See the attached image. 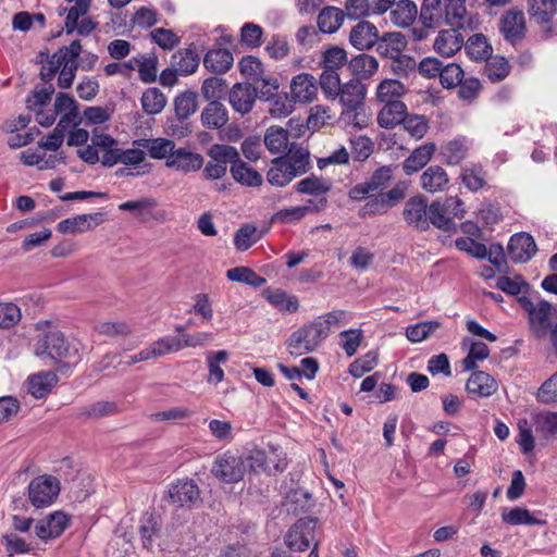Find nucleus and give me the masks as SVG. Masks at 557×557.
Masks as SVG:
<instances>
[{
	"mask_svg": "<svg viewBox=\"0 0 557 557\" xmlns=\"http://www.w3.org/2000/svg\"><path fill=\"white\" fill-rule=\"evenodd\" d=\"M465 48L468 55L475 61L487 60L493 53V48L483 34L470 36Z\"/></svg>",
	"mask_w": 557,
	"mask_h": 557,
	"instance_id": "a18cd8bd",
	"label": "nucleus"
},
{
	"mask_svg": "<svg viewBox=\"0 0 557 557\" xmlns=\"http://www.w3.org/2000/svg\"><path fill=\"white\" fill-rule=\"evenodd\" d=\"M462 183L471 191H476L485 185V172L481 166L465 168L461 173Z\"/></svg>",
	"mask_w": 557,
	"mask_h": 557,
	"instance_id": "338daca9",
	"label": "nucleus"
},
{
	"mask_svg": "<svg viewBox=\"0 0 557 557\" xmlns=\"http://www.w3.org/2000/svg\"><path fill=\"white\" fill-rule=\"evenodd\" d=\"M484 73L491 82H500L510 72V65L508 61L500 55L490 57L485 60Z\"/></svg>",
	"mask_w": 557,
	"mask_h": 557,
	"instance_id": "4d7b16f0",
	"label": "nucleus"
},
{
	"mask_svg": "<svg viewBox=\"0 0 557 557\" xmlns=\"http://www.w3.org/2000/svg\"><path fill=\"white\" fill-rule=\"evenodd\" d=\"M524 310L529 313V318L533 327H537L539 331L546 329L548 318L552 311V306L545 300H541L537 304L529 299H521Z\"/></svg>",
	"mask_w": 557,
	"mask_h": 557,
	"instance_id": "f704fd0d",
	"label": "nucleus"
},
{
	"mask_svg": "<svg viewBox=\"0 0 557 557\" xmlns=\"http://www.w3.org/2000/svg\"><path fill=\"white\" fill-rule=\"evenodd\" d=\"M151 351L154 358L163 357L165 355L177 352L182 350L180 337L164 336L150 344Z\"/></svg>",
	"mask_w": 557,
	"mask_h": 557,
	"instance_id": "0e129e2a",
	"label": "nucleus"
},
{
	"mask_svg": "<svg viewBox=\"0 0 557 557\" xmlns=\"http://www.w3.org/2000/svg\"><path fill=\"white\" fill-rule=\"evenodd\" d=\"M330 189H331V184L329 182H326L323 178L313 176V175L301 180L297 184V190L299 193L319 197L318 203H313L312 201H309L311 205L314 206V209H319V207L326 206L327 200L324 197V194L327 193Z\"/></svg>",
	"mask_w": 557,
	"mask_h": 557,
	"instance_id": "c85d7f7f",
	"label": "nucleus"
},
{
	"mask_svg": "<svg viewBox=\"0 0 557 557\" xmlns=\"http://www.w3.org/2000/svg\"><path fill=\"white\" fill-rule=\"evenodd\" d=\"M366 92V86L358 78H351L349 82L341 86L338 96L347 111H354L363 104Z\"/></svg>",
	"mask_w": 557,
	"mask_h": 557,
	"instance_id": "aec40b11",
	"label": "nucleus"
},
{
	"mask_svg": "<svg viewBox=\"0 0 557 557\" xmlns=\"http://www.w3.org/2000/svg\"><path fill=\"white\" fill-rule=\"evenodd\" d=\"M265 299L281 312H296L299 308L297 297L288 295L282 289H268L264 292Z\"/></svg>",
	"mask_w": 557,
	"mask_h": 557,
	"instance_id": "37998d69",
	"label": "nucleus"
},
{
	"mask_svg": "<svg viewBox=\"0 0 557 557\" xmlns=\"http://www.w3.org/2000/svg\"><path fill=\"white\" fill-rule=\"evenodd\" d=\"M83 349V344L77 338L66 337L58 330H50L37 338L34 354L42 361L75 366L82 360Z\"/></svg>",
	"mask_w": 557,
	"mask_h": 557,
	"instance_id": "f03ea898",
	"label": "nucleus"
},
{
	"mask_svg": "<svg viewBox=\"0 0 557 557\" xmlns=\"http://www.w3.org/2000/svg\"><path fill=\"white\" fill-rule=\"evenodd\" d=\"M346 64L348 65L347 52L344 48L332 46L322 53L321 65L323 70L337 72Z\"/></svg>",
	"mask_w": 557,
	"mask_h": 557,
	"instance_id": "864d4df0",
	"label": "nucleus"
},
{
	"mask_svg": "<svg viewBox=\"0 0 557 557\" xmlns=\"http://www.w3.org/2000/svg\"><path fill=\"white\" fill-rule=\"evenodd\" d=\"M226 90V81L218 75L206 78L200 88L201 96L206 101H220Z\"/></svg>",
	"mask_w": 557,
	"mask_h": 557,
	"instance_id": "09e8293b",
	"label": "nucleus"
},
{
	"mask_svg": "<svg viewBox=\"0 0 557 557\" xmlns=\"http://www.w3.org/2000/svg\"><path fill=\"white\" fill-rule=\"evenodd\" d=\"M101 199L109 200L106 207L116 208V209H150L153 207H158L161 203L152 197H143L137 200H131L126 202H117L116 197H109L106 193H96V191H73L67 193L59 197L60 200L69 201V200H85V199Z\"/></svg>",
	"mask_w": 557,
	"mask_h": 557,
	"instance_id": "0eeeda50",
	"label": "nucleus"
},
{
	"mask_svg": "<svg viewBox=\"0 0 557 557\" xmlns=\"http://www.w3.org/2000/svg\"><path fill=\"white\" fill-rule=\"evenodd\" d=\"M294 177H296L295 172H292L286 165L284 157H276L272 160V165L267 174V180L271 185L283 187Z\"/></svg>",
	"mask_w": 557,
	"mask_h": 557,
	"instance_id": "79ce46f5",
	"label": "nucleus"
},
{
	"mask_svg": "<svg viewBox=\"0 0 557 557\" xmlns=\"http://www.w3.org/2000/svg\"><path fill=\"white\" fill-rule=\"evenodd\" d=\"M199 57L191 49H181L171 57V65L177 67L181 75L193 74L199 66Z\"/></svg>",
	"mask_w": 557,
	"mask_h": 557,
	"instance_id": "49530a36",
	"label": "nucleus"
},
{
	"mask_svg": "<svg viewBox=\"0 0 557 557\" xmlns=\"http://www.w3.org/2000/svg\"><path fill=\"white\" fill-rule=\"evenodd\" d=\"M257 97V88L250 83H236L228 90L231 107L242 115L249 113L253 109Z\"/></svg>",
	"mask_w": 557,
	"mask_h": 557,
	"instance_id": "f8f14e48",
	"label": "nucleus"
},
{
	"mask_svg": "<svg viewBox=\"0 0 557 557\" xmlns=\"http://www.w3.org/2000/svg\"><path fill=\"white\" fill-rule=\"evenodd\" d=\"M490 355V349L486 344L482 342H473L470 346L469 352L462 360V367L466 371H471L476 368L478 361H483Z\"/></svg>",
	"mask_w": 557,
	"mask_h": 557,
	"instance_id": "e2e57ef3",
	"label": "nucleus"
},
{
	"mask_svg": "<svg viewBox=\"0 0 557 557\" xmlns=\"http://www.w3.org/2000/svg\"><path fill=\"white\" fill-rule=\"evenodd\" d=\"M268 232V227L258 228L251 223L242 225L234 235V245L238 251H246L257 244Z\"/></svg>",
	"mask_w": 557,
	"mask_h": 557,
	"instance_id": "473e14b6",
	"label": "nucleus"
},
{
	"mask_svg": "<svg viewBox=\"0 0 557 557\" xmlns=\"http://www.w3.org/2000/svg\"><path fill=\"white\" fill-rule=\"evenodd\" d=\"M168 494L171 504L176 507H185L198 500L200 491L193 480H177L169 486Z\"/></svg>",
	"mask_w": 557,
	"mask_h": 557,
	"instance_id": "4468645a",
	"label": "nucleus"
},
{
	"mask_svg": "<svg viewBox=\"0 0 557 557\" xmlns=\"http://www.w3.org/2000/svg\"><path fill=\"white\" fill-rule=\"evenodd\" d=\"M339 337L342 338L341 347L347 357H352L361 344L363 334L360 329H349L341 332Z\"/></svg>",
	"mask_w": 557,
	"mask_h": 557,
	"instance_id": "69168bd1",
	"label": "nucleus"
},
{
	"mask_svg": "<svg viewBox=\"0 0 557 557\" xmlns=\"http://www.w3.org/2000/svg\"><path fill=\"white\" fill-rule=\"evenodd\" d=\"M379 30L368 21H359L349 33V42L358 50H368L376 45Z\"/></svg>",
	"mask_w": 557,
	"mask_h": 557,
	"instance_id": "dca6fc26",
	"label": "nucleus"
},
{
	"mask_svg": "<svg viewBox=\"0 0 557 557\" xmlns=\"http://www.w3.org/2000/svg\"><path fill=\"white\" fill-rule=\"evenodd\" d=\"M376 51L385 58L399 55L407 47L406 36L399 32L386 33L376 42Z\"/></svg>",
	"mask_w": 557,
	"mask_h": 557,
	"instance_id": "cd10ccee",
	"label": "nucleus"
},
{
	"mask_svg": "<svg viewBox=\"0 0 557 557\" xmlns=\"http://www.w3.org/2000/svg\"><path fill=\"white\" fill-rule=\"evenodd\" d=\"M104 221L102 211H95L92 213L78 214L73 218L65 219L58 224L59 232L63 234H71L77 232H86L99 225Z\"/></svg>",
	"mask_w": 557,
	"mask_h": 557,
	"instance_id": "2eb2a0df",
	"label": "nucleus"
},
{
	"mask_svg": "<svg viewBox=\"0 0 557 557\" xmlns=\"http://www.w3.org/2000/svg\"><path fill=\"white\" fill-rule=\"evenodd\" d=\"M419 17L422 25L426 27L435 28L442 25L444 22L442 1L423 0Z\"/></svg>",
	"mask_w": 557,
	"mask_h": 557,
	"instance_id": "c03bdc74",
	"label": "nucleus"
},
{
	"mask_svg": "<svg viewBox=\"0 0 557 557\" xmlns=\"http://www.w3.org/2000/svg\"><path fill=\"white\" fill-rule=\"evenodd\" d=\"M401 124L409 135L416 139L424 137L429 129L428 119L420 114H407Z\"/></svg>",
	"mask_w": 557,
	"mask_h": 557,
	"instance_id": "052dcab7",
	"label": "nucleus"
},
{
	"mask_svg": "<svg viewBox=\"0 0 557 557\" xmlns=\"http://www.w3.org/2000/svg\"><path fill=\"white\" fill-rule=\"evenodd\" d=\"M323 341L311 321L290 334L286 347L292 356L300 357L314 351Z\"/></svg>",
	"mask_w": 557,
	"mask_h": 557,
	"instance_id": "423d86ee",
	"label": "nucleus"
},
{
	"mask_svg": "<svg viewBox=\"0 0 557 557\" xmlns=\"http://www.w3.org/2000/svg\"><path fill=\"white\" fill-rule=\"evenodd\" d=\"M202 165L203 157L197 152L188 151L185 148L176 149L166 160V166L185 173L198 171Z\"/></svg>",
	"mask_w": 557,
	"mask_h": 557,
	"instance_id": "a211bd4d",
	"label": "nucleus"
},
{
	"mask_svg": "<svg viewBox=\"0 0 557 557\" xmlns=\"http://www.w3.org/2000/svg\"><path fill=\"white\" fill-rule=\"evenodd\" d=\"M206 363L209 371L207 382L219 384L224 380V371L221 368V364H224L228 360V351L226 350H218V351H207Z\"/></svg>",
	"mask_w": 557,
	"mask_h": 557,
	"instance_id": "58836bf2",
	"label": "nucleus"
},
{
	"mask_svg": "<svg viewBox=\"0 0 557 557\" xmlns=\"http://www.w3.org/2000/svg\"><path fill=\"white\" fill-rule=\"evenodd\" d=\"M344 17V10L336 7L323 8L317 18L319 30L324 34L335 33L341 27Z\"/></svg>",
	"mask_w": 557,
	"mask_h": 557,
	"instance_id": "4c0bfd02",
	"label": "nucleus"
},
{
	"mask_svg": "<svg viewBox=\"0 0 557 557\" xmlns=\"http://www.w3.org/2000/svg\"><path fill=\"white\" fill-rule=\"evenodd\" d=\"M417 5L411 0L395 1L389 12L391 22L400 27L410 26L417 18Z\"/></svg>",
	"mask_w": 557,
	"mask_h": 557,
	"instance_id": "2f4dec72",
	"label": "nucleus"
},
{
	"mask_svg": "<svg viewBox=\"0 0 557 557\" xmlns=\"http://www.w3.org/2000/svg\"><path fill=\"white\" fill-rule=\"evenodd\" d=\"M317 529V519L300 518L288 529L284 542L293 552H305L314 542Z\"/></svg>",
	"mask_w": 557,
	"mask_h": 557,
	"instance_id": "39448f33",
	"label": "nucleus"
},
{
	"mask_svg": "<svg viewBox=\"0 0 557 557\" xmlns=\"http://www.w3.org/2000/svg\"><path fill=\"white\" fill-rule=\"evenodd\" d=\"M58 383L53 371H40L27 379V391L36 399L45 398Z\"/></svg>",
	"mask_w": 557,
	"mask_h": 557,
	"instance_id": "6ab92c4d",
	"label": "nucleus"
},
{
	"mask_svg": "<svg viewBox=\"0 0 557 557\" xmlns=\"http://www.w3.org/2000/svg\"><path fill=\"white\" fill-rule=\"evenodd\" d=\"M263 143L269 152L273 154L286 152L290 147L289 131L282 126L272 125L267 128Z\"/></svg>",
	"mask_w": 557,
	"mask_h": 557,
	"instance_id": "7c9ffc66",
	"label": "nucleus"
},
{
	"mask_svg": "<svg viewBox=\"0 0 557 557\" xmlns=\"http://www.w3.org/2000/svg\"><path fill=\"white\" fill-rule=\"evenodd\" d=\"M234 58L230 50L218 48L209 50L203 58L205 67L214 73L221 75L230 71L233 66Z\"/></svg>",
	"mask_w": 557,
	"mask_h": 557,
	"instance_id": "bb28decb",
	"label": "nucleus"
},
{
	"mask_svg": "<svg viewBox=\"0 0 557 557\" xmlns=\"http://www.w3.org/2000/svg\"><path fill=\"white\" fill-rule=\"evenodd\" d=\"M140 146L145 147L153 159L169 158L175 152V143L166 138L145 139Z\"/></svg>",
	"mask_w": 557,
	"mask_h": 557,
	"instance_id": "5fc2aeb1",
	"label": "nucleus"
},
{
	"mask_svg": "<svg viewBox=\"0 0 557 557\" xmlns=\"http://www.w3.org/2000/svg\"><path fill=\"white\" fill-rule=\"evenodd\" d=\"M405 90L404 84L399 81L385 79L379 85L376 96L381 102L395 101L394 98L403 96Z\"/></svg>",
	"mask_w": 557,
	"mask_h": 557,
	"instance_id": "bf43d9fd",
	"label": "nucleus"
},
{
	"mask_svg": "<svg viewBox=\"0 0 557 557\" xmlns=\"http://www.w3.org/2000/svg\"><path fill=\"white\" fill-rule=\"evenodd\" d=\"M198 109V94L194 90H185L174 98L175 115L180 123L186 121Z\"/></svg>",
	"mask_w": 557,
	"mask_h": 557,
	"instance_id": "e433bc0d",
	"label": "nucleus"
},
{
	"mask_svg": "<svg viewBox=\"0 0 557 557\" xmlns=\"http://www.w3.org/2000/svg\"><path fill=\"white\" fill-rule=\"evenodd\" d=\"M376 59L370 54L361 53L348 62V69L358 79L371 77L377 70Z\"/></svg>",
	"mask_w": 557,
	"mask_h": 557,
	"instance_id": "a19ab883",
	"label": "nucleus"
},
{
	"mask_svg": "<svg viewBox=\"0 0 557 557\" xmlns=\"http://www.w3.org/2000/svg\"><path fill=\"white\" fill-rule=\"evenodd\" d=\"M528 12L530 18L542 27L544 38L553 33V21L557 13V0H529Z\"/></svg>",
	"mask_w": 557,
	"mask_h": 557,
	"instance_id": "9d476101",
	"label": "nucleus"
},
{
	"mask_svg": "<svg viewBox=\"0 0 557 557\" xmlns=\"http://www.w3.org/2000/svg\"><path fill=\"white\" fill-rule=\"evenodd\" d=\"M226 277L232 282L245 283L253 287H261L265 284L264 277L247 267H236L227 270Z\"/></svg>",
	"mask_w": 557,
	"mask_h": 557,
	"instance_id": "6e6d98bb",
	"label": "nucleus"
},
{
	"mask_svg": "<svg viewBox=\"0 0 557 557\" xmlns=\"http://www.w3.org/2000/svg\"><path fill=\"white\" fill-rule=\"evenodd\" d=\"M420 180L421 186L430 193L443 190L449 181L446 171L440 165L429 166Z\"/></svg>",
	"mask_w": 557,
	"mask_h": 557,
	"instance_id": "ea45409f",
	"label": "nucleus"
},
{
	"mask_svg": "<svg viewBox=\"0 0 557 557\" xmlns=\"http://www.w3.org/2000/svg\"><path fill=\"white\" fill-rule=\"evenodd\" d=\"M466 391L472 398L490 397L497 391V383L488 373L474 371L466 383Z\"/></svg>",
	"mask_w": 557,
	"mask_h": 557,
	"instance_id": "f3484780",
	"label": "nucleus"
},
{
	"mask_svg": "<svg viewBox=\"0 0 557 557\" xmlns=\"http://www.w3.org/2000/svg\"><path fill=\"white\" fill-rule=\"evenodd\" d=\"M283 157L286 165L292 172H295L296 176L305 174L308 171L310 164V153L308 149L298 147L296 144L292 143L286 154Z\"/></svg>",
	"mask_w": 557,
	"mask_h": 557,
	"instance_id": "c9c22d12",
	"label": "nucleus"
},
{
	"mask_svg": "<svg viewBox=\"0 0 557 557\" xmlns=\"http://www.w3.org/2000/svg\"><path fill=\"white\" fill-rule=\"evenodd\" d=\"M444 23L451 27L465 28L468 24L466 2H446Z\"/></svg>",
	"mask_w": 557,
	"mask_h": 557,
	"instance_id": "3c124183",
	"label": "nucleus"
},
{
	"mask_svg": "<svg viewBox=\"0 0 557 557\" xmlns=\"http://www.w3.org/2000/svg\"><path fill=\"white\" fill-rule=\"evenodd\" d=\"M459 28L441 30L434 41V49L444 57H451L463 46V36L458 32Z\"/></svg>",
	"mask_w": 557,
	"mask_h": 557,
	"instance_id": "5701e85b",
	"label": "nucleus"
},
{
	"mask_svg": "<svg viewBox=\"0 0 557 557\" xmlns=\"http://www.w3.org/2000/svg\"><path fill=\"white\" fill-rule=\"evenodd\" d=\"M208 156L222 165H225V168H227V164L232 168L242 160L240 154L235 147L223 144L212 145L208 150Z\"/></svg>",
	"mask_w": 557,
	"mask_h": 557,
	"instance_id": "8fccbe9b",
	"label": "nucleus"
},
{
	"mask_svg": "<svg viewBox=\"0 0 557 557\" xmlns=\"http://www.w3.org/2000/svg\"><path fill=\"white\" fill-rule=\"evenodd\" d=\"M166 104L164 94L158 88H148L141 96L143 110L150 115L160 113Z\"/></svg>",
	"mask_w": 557,
	"mask_h": 557,
	"instance_id": "603ef678",
	"label": "nucleus"
},
{
	"mask_svg": "<svg viewBox=\"0 0 557 557\" xmlns=\"http://www.w3.org/2000/svg\"><path fill=\"white\" fill-rule=\"evenodd\" d=\"M393 177L392 166L382 165L367 181L355 185L348 196L354 201L368 200L367 207H396L407 196L408 184L401 181L392 189L386 190Z\"/></svg>",
	"mask_w": 557,
	"mask_h": 557,
	"instance_id": "f257e3e1",
	"label": "nucleus"
},
{
	"mask_svg": "<svg viewBox=\"0 0 557 557\" xmlns=\"http://www.w3.org/2000/svg\"><path fill=\"white\" fill-rule=\"evenodd\" d=\"M141 82L149 84L157 79L158 57L156 54L141 55L136 59Z\"/></svg>",
	"mask_w": 557,
	"mask_h": 557,
	"instance_id": "680f3d73",
	"label": "nucleus"
},
{
	"mask_svg": "<svg viewBox=\"0 0 557 557\" xmlns=\"http://www.w3.org/2000/svg\"><path fill=\"white\" fill-rule=\"evenodd\" d=\"M273 458L268 457L267 453L262 449H253L244 457L246 469L249 468L253 472H268L270 474H276L283 472L287 467V460L285 455L281 456L277 454V449L270 446Z\"/></svg>",
	"mask_w": 557,
	"mask_h": 557,
	"instance_id": "1a4fd4ad",
	"label": "nucleus"
},
{
	"mask_svg": "<svg viewBox=\"0 0 557 557\" xmlns=\"http://www.w3.org/2000/svg\"><path fill=\"white\" fill-rule=\"evenodd\" d=\"M537 251L534 238L528 233H517L509 239L507 253L511 261L524 263Z\"/></svg>",
	"mask_w": 557,
	"mask_h": 557,
	"instance_id": "ddd939ff",
	"label": "nucleus"
},
{
	"mask_svg": "<svg viewBox=\"0 0 557 557\" xmlns=\"http://www.w3.org/2000/svg\"><path fill=\"white\" fill-rule=\"evenodd\" d=\"M202 126L209 129H221L228 122V111L221 101H208L200 114Z\"/></svg>",
	"mask_w": 557,
	"mask_h": 557,
	"instance_id": "412c9836",
	"label": "nucleus"
},
{
	"mask_svg": "<svg viewBox=\"0 0 557 557\" xmlns=\"http://www.w3.org/2000/svg\"><path fill=\"white\" fill-rule=\"evenodd\" d=\"M233 180L245 187H260L263 184L262 175L245 161L240 160L230 169Z\"/></svg>",
	"mask_w": 557,
	"mask_h": 557,
	"instance_id": "72a5a7b5",
	"label": "nucleus"
},
{
	"mask_svg": "<svg viewBox=\"0 0 557 557\" xmlns=\"http://www.w3.org/2000/svg\"><path fill=\"white\" fill-rule=\"evenodd\" d=\"M502 520L509 525H541L545 523V521L533 517L528 509L521 507L505 508L502 512Z\"/></svg>",
	"mask_w": 557,
	"mask_h": 557,
	"instance_id": "de8ad7c7",
	"label": "nucleus"
},
{
	"mask_svg": "<svg viewBox=\"0 0 557 557\" xmlns=\"http://www.w3.org/2000/svg\"><path fill=\"white\" fill-rule=\"evenodd\" d=\"M436 150L434 143H426L416 148L403 162V170L406 175H411L423 169L431 160Z\"/></svg>",
	"mask_w": 557,
	"mask_h": 557,
	"instance_id": "a878e982",
	"label": "nucleus"
},
{
	"mask_svg": "<svg viewBox=\"0 0 557 557\" xmlns=\"http://www.w3.org/2000/svg\"><path fill=\"white\" fill-rule=\"evenodd\" d=\"M498 32L506 42L513 47L520 45L527 36L524 13L518 9L505 11L498 21Z\"/></svg>",
	"mask_w": 557,
	"mask_h": 557,
	"instance_id": "6e6552de",
	"label": "nucleus"
},
{
	"mask_svg": "<svg viewBox=\"0 0 557 557\" xmlns=\"http://www.w3.org/2000/svg\"><path fill=\"white\" fill-rule=\"evenodd\" d=\"M262 27L255 23H245L240 29V41L251 49L262 45Z\"/></svg>",
	"mask_w": 557,
	"mask_h": 557,
	"instance_id": "774afa93",
	"label": "nucleus"
},
{
	"mask_svg": "<svg viewBox=\"0 0 557 557\" xmlns=\"http://www.w3.org/2000/svg\"><path fill=\"white\" fill-rule=\"evenodd\" d=\"M440 327L437 321H423L406 329V337L411 343H420L428 338Z\"/></svg>",
	"mask_w": 557,
	"mask_h": 557,
	"instance_id": "13d9d810",
	"label": "nucleus"
},
{
	"mask_svg": "<svg viewBox=\"0 0 557 557\" xmlns=\"http://www.w3.org/2000/svg\"><path fill=\"white\" fill-rule=\"evenodd\" d=\"M60 481L50 474L34 478L27 486V497L32 506L42 509L51 506L60 494Z\"/></svg>",
	"mask_w": 557,
	"mask_h": 557,
	"instance_id": "7ed1b4c3",
	"label": "nucleus"
},
{
	"mask_svg": "<svg viewBox=\"0 0 557 557\" xmlns=\"http://www.w3.org/2000/svg\"><path fill=\"white\" fill-rule=\"evenodd\" d=\"M212 475L223 483H237L244 479L246 465L244 457L225 451L215 457L212 467Z\"/></svg>",
	"mask_w": 557,
	"mask_h": 557,
	"instance_id": "20e7f679",
	"label": "nucleus"
},
{
	"mask_svg": "<svg viewBox=\"0 0 557 557\" xmlns=\"http://www.w3.org/2000/svg\"><path fill=\"white\" fill-rule=\"evenodd\" d=\"M161 529V520L158 515L152 511L143 513L139 520V534L144 547L150 549L153 546L154 540L158 537Z\"/></svg>",
	"mask_w": 557,
	"mask_h": 557,
	"instance_id": "c756f323",
	"label": "nucleus"
},
{
	"mask_svg": "<svg viewBox=\"0 0 557 557\" xmlns=\"http://www.w3.org/2000/svg\"><path fill=\"white\" fill-rule=\"evenodd\" d=\"M290 92L296 102H311L317 94L314 77L307 73L295 76L290 83Z\"/></svg>",
	"mask_w": 557,
	"mask_h": 557,
	"instance_id": "393cba45",
	"label": "nucleus"
},
{
	"mask_svg": "<svg viewBox=\"0 0 557 557\" xmlns=\"http://www.w3.org/2000/svg\"><path fill=\"white\" fill-rule=\"evenodd\" d=\"M351 320V314L346 310H333L312 320L318 332L325 339L332 330L347 324Z\"/></svg>",
	"mask_w": 557,
	"mask_h": 557,
	"instance_id": "4be33fe9",
	"label": "nucleus"
},
{
	"mask_svg": "<svg viewBox=\"0 0 557 557\" xmlns=\"http://www.w3.org/2000/svg\"><path fill=\"white\" fill-rule=\"evenodd\" d=\"M385 104L377 114V123L383 128H394L403 123L407 112V107L399 100L384 102Z\"/></svg>",
	"mask_w": 557,
	"mask_h": 557,
	"instance_id": "b1692460",
	"label": "nucleus"
},
{
	"mask_svg": "<svg viewBox=\"0 0 557 557\" xmlns=\"http://www.w3.org/2000/svg\"><path fill=\"white\" fill-rule=\"evenodd\" d=\"M70 517L62 511H53L35 524V533L44 542L54 540L66 530Z\"/></svg>",
	"mask_w": 557,
	"mask_h": 557,
	"instance_id": "9b49d317",
	"label": "nucleus"
}]
</instances>
